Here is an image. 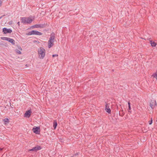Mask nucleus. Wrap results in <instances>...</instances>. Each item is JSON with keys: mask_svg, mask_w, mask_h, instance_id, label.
<instances>
[{"mask_svg": "<svg viewBox=\"0 0 157 157\" xmlns=\"http://www.w3.org/2000/svg\"><path fill=\"white\" fill-rule=\"evenodd\" d=\"M55 34L54 33H51L50 37L48 41V47L49 48H50L53 45V42L55 37Z\"/></svg>", "mask_w": 157, "mask_h": 157, "instance_id": "f257e3e1", "label": "nucleus"}, {"mask_svg": "<svg viewBox=\"0 0 157 157\" xmlns=\"http://www.w3.org/2000/svg\"><path fill=\"white\" fill-rule=\"evenodd\" d=\"M21 22L23 24H30L33 21V20L32 19L29 17H22L21 18Z\"/></svg>", "mask_w": 157, "mask_h": 157, "instance_id": "f03ea898", "label": "nucleus"}, {"mask_svg": "<svg viewBox=\"0 0 157 157\" xmlns=\"http://www.w3.org/2000/svg\"><path fill=\"white\" fill-rule=\"evenodd\" d=\"M38 52L40 58V59H43L45 55V49L43 48L40 47L38 50Z\"/></svg>", "mask_w": 157, "mask_h": 157, "instance_id": "7ed1b4c3", "label": "nucleus"}, {"mask_svg": "<svg viewBox=\"0 0 157 157\" xmlns=\"http://www.w3.org/2000/svg\"><path fill=\"white\" fill-rule=\"evenodd\" d=\"M47 25V23H44L42 24H38L32 26L31 28H44Z\"/></svg>", "mask_w": 157, "mask_h": 157, "instance_id": "20e7f679", "label": "nucleus"}, {"mask_svg": "<svg viewBox=\"0 0 157 157\" xmlns=\"http://www.w3.org/2000/svg\"><path fill=\"white\" fill-rule=\"evenodd\" d=\"M42 34V33H41L36 30H32L30 32H29L28 33L26 34V35H41Z\"/></svg>", "mask_w": 157, "mask_h": 157, "instance_id": "39448f33", "label": "nucleus"}, {"mask_svg": "<svg viewBox=\"0 0 157 157\" xmlns=\"http://www.w3.org/2000/svg\"><path fill=\"white\" fill-rule=\"evenodd\" d=\"M33 130L34 133L39 134L40 132V127L34 126L33 128Z\"/></svg>", "mask_w": 157, "mask_h": 157, "instance_id": "423d86ee", "label": "nucleus"}, {"mask_svg": "<svg viewBox=\"0 0 157 157\" xmlns=\"http://www.w3.org/2000/svg\"><path fill=\"white\" fill-rule=\"evenodd\" d=\"M41 149V147L40 146L37 145L35 147H33L32 149H30L29 150V151H33L34 152H36L40 150Z\"/></svg>", "mask_w": 157, "mask_h": 157, "instance_id": "0eeeda50", "label": "nucleus"}, {"mask_svg": "<svg viewBox=\"0 0 157 157\" xmlns=\"http://www.w3.org/2000/svg\"><path fill=\"white\" fill-rule=\"evenodd\" d=\"M2 32L4 34H6L8 33H11L12 32V30L10 29H7L6 28H4L2 29Z\"/></svg>", "mask_w": 157, "mask_h": 157, "instance_id": "6e6552de", "label": "nucleus"}, {"mask_svg": "<svg viewBox=\"0 0 157 157\" xmlns=\"http://www.w3.org/2000/svg\"><path fill=\"white\" fill-rule=\"evenodd\" d=\"M31 113L32 111L31 109L27 110L25 113L24 114V117H26L29 118L30 116Z\"/></svg>", "mask_w": 157, "mask_h": 157, "instance_id": "1a4fd4ad", "label": "nucleus"}, {"mask_svg": "<svg viewBox=\"0 0 157 157\" xmlns=\"http://www.w3.org/2000/svg\"><path fill=\"white\" fill-rule=\"evenodd\" d=\"M157 105L156 101H151L150 103V106L152 109H153L155 105Z\"/></svg>", "mask_w": 157, "mask_h": 157, "instance_id": "9d476101", "label": "nucleus"}, {"mask_svg": "<svg viewBox=\"0 0 157 157\" xmlns=\"http://www.w3.org/2000/svg\"><path fill=\"white\" fill-rule=\"evenodd\" d=\"M105 106V110L108 113H111V110L109 108V104L106 103Z\"/></svg>", "mask_w": 157, "mask_h": 157, "instance_id": "9b49d317", "label": "nucleus"}, {"mask_svg": "<svg viewBox=\"0 0 157 157\" xmlns=\"http://www.w3.org/2000/svg\"><path fill=\"white\" fill-rule=\"evenodd\" d=\"M7 41H8L9 42H10V43H11L12 44H13V45L15 44V41L13 39H11L10 38H9Z\"/></svg>", "mask_w": 157, "mask_h": 157, "instance_id": "f8f14e48", "label": "nucleus"}, {"mask_svg": "<svg viewBox=\"0 0 157 157\" xmlns=\"http://www.w3.org/2000/svg\"><path fill=\"white\" fill-rule=\"evenodd\" d=\"M150 43L152 47H155L156 45V43L152 40H150Z\"/></svg>", "mask_w": 157, "mask_h": 157, "instance_id": "ddd939ff", "label": "nucleus"}, {"mask_svg": "<svg viewBox=\"0 0 157 157\" xmlns=\"http://www.w3.org/2000/svg\"><path fill=\"white\" fill-rule=\"evenodd\" d=\"M53 127H54V129H56V126L57 125V122L56 121H54L53 122Z\"/></svg>", "mask_w": 157, "mask_h": 157, "instance_id": "4468645a", "label": "nucleus"}, {"mask_svg": "<svg viewBox=\"0 0 157 157\" xmlns=\"http://www.w3.org/2000/svg\"><path fill=\"white\" fill-rule=\"evenodd\" d=\"M152 76L157 80V70L156 72L152 74Z\"/></svg>", "mask_w": 157, "mask_h": 157, "instance_id": "2eb2a0df", "label": "nucleus"}, {"mask_svg": "<svg viewBox=\"0 0 157 157\" xmlns=\"http://www.w3.org/2000/svg\"><path fill=\"white\" fill-rule=\"evenodd\" d=\"M3 121L5 124H6L7 123H8L9 122V121L8 119L7 118H5L3 120Z\"/></svg>", "mask_w": 157, "mask_h": 157, "instance_id": "dca6fc26", "label": "nucleus"}, {"mask_svg": "<svg viewBox=\"0 0 157 157\" xmlns=\"http://www.w3.org/2000/svg\"><path fill=\"white\" fill-rule=\"evenodd\" d=\"M119 115L121 117L123 116L124 114V113L123 112V110H122L121 111L119 112Z\"/></svg>", "mask_w": 157, "mask_h": 157, "instance_id": "f3484780", "label": "nucleus"}, {"mask_svg": "<svg viewBox=\"0 0 157 157\" xmlns=\"http://www.w3.org/2000/svg\"><path fill=\"white\" fill-rule=\"evenodd\" d=\"M8 38H9V37H2L1 38V39L2 40L7 41L8 40Z\"/></svg>", "mask_w": 157, "mask_h": 157, "instance_id": "a211bd4d", "label": "nucleus"}, {"mask_svg": "<svg viewBox=\"0 0 157 157\" xmlns=\"http://www.w3.org/2000/svg\"><path fill=\"white\" fill-rule=\"evenodd\" d=\"M128 105L129 110H131V106H130V101H129L128 102Z\"/></svg>", "mask_w": 157, "mask_h": 157, "instance_id": "6ab92c4d", "label": "nucleus"}, {"mask_svg": "<svg viewBox=\"0 0 157 157\" xmlns=\"http://www.w3.org/2000/svg\"><path fill=\"white\" fill-rule=\"evenodd\" d=\"M16 51L17 53H18L19 54H21V52L18 49H16Z\"/></svg>", "mask_w": 157, "mask_h": 157, "instance_id": "aec40b11", "label": "nucleus"}, {"mask_svg": "<svg viewBox=\"0 0 157 157\" xmlns=\"http://www.w3.org/2000/svg\"><path fill=\"white\" fill-rule=\"evenodd\" d=\"M152 118H151V120L149 121V124L151 125L152 124Z\"/></svg>", "mask_w": 157, "mask_h": 157, "instance_id": "412c9836", "label": "nucleus"}, {"mask_svg": "<svg viewBox=\"0 0 157 157\" xmlns=\"http://www.w3.org/2000/svg\"><path fill=\"white\" fill-rule=\"evenodd\" d=\"M18 48L19 50H22V49H21V47L20 46H18Z\"/></svg>", "mask_w": 157, "mask_h": 157, "instance_id": "4be33fe9", "label": "nucleus"}, {"mask_svg": "<svg viewBox=\"0 0 157 157\" xmlns=\"http://www.w3.org/2000/svg\"><path fill=\"white\" fill-rule=\"evenodd\" d=\"M2 1H1V0H0V6H1L2 5Z\"/></svg>", "mask_w": 157, "mask_h": 157, "instance_id": "5701e85b", "label": "nucleus"}, {"mask_svg": "<svg viewBox=\"0 0 157 157\" xmlns=\"http://www.w3.org/2000/svg\"><path fill=\"white\" fill-rule=\"evenodd\" d=\"M58 55H57V54H55V55H52V57H54L55 56H58Z\"/></svg>", "mask_w": 157, "mask_h": 157, "instance_id": "b1692460", "label": "nucleus"}, {"mask_svg": "<svg viewBox=\"0 0 157 157\" xmlns=\"http://www.w3.org/2000/svg\"><path fill=\"white\" fill-rule=\"evenodd\" d=\"M78 153H76L75 154H74V156H76V155H78Z\"/></svg>", "mask_w": 157, "mask_h": 157, "instance_id": "393cba45", "label": "nucleus"}, {"mask_svg": "<svg viewBox=\"0 0 157 157\" xmlns=\"http://www.w3.org/2000/svg\"><path fill=\"white\" fill-rule=\"evenodd\" d=\"M5 15H3L1 17H0V19L2 18L3 17H4V16H5Z\"/></svg>", "mask_w": 157, "mask_h": 157, "instance_id": "a878e982", "label": "nucleus"}, {"mask_svg": "<svg viewBox=\"0 0 157 157\" xmlns=\"http://www.w3.org/2000/svg\"><path fill=\"white\" fill-rule=\"evenodd\" d=\"M9 24H10V25H11V24H12V21H10V22H9Z\"/></svg>", "mask_w": 157, "mask_h": 157, "instance_id": "bb28decb", "label": "nucleus"}, {"mask_svg": "<svg viewBox=\"0 0 157 157\" xmlns=\"http://www.w3.org/2000/svg\"><path fill=\"white\" fill-rule=\"evenodd\" d=\"M17 24H18V25L19 26V25H20V22H17Z\"/></svg>", "mask_w": 157, "mask_h": 157, "instance_id": "cd10ccee", "label": "nucleus"}, {"mask_svg": "<svg viewBox=\"0 0 157 157\" xmlns=\"http://www.w3.org/2000/svg\"><path fill=\"white\" fill-rule=\"evenodd\" d=\"M130 110H128V112H130V113H131V111H130Z\"/></svg>", "mask_w": 157, "mask_h": 157, "instance_id": "c85d7f7f", "label": "nucleus"}, {"mask_svg": "<svg viewBox=\"0 0 157 157\" xmlns=\"http://www.w3.org/2000/svg\"><path fill=\"white\" fill-rule=\"evenodd\" d=\"M74 156L73 155V156H71V157H74Z\"/></svg>", "mask_w": 157, "mask_h": 157, "instance_id": "c756f323", "label": "nucleus"}, {"mask_svg": "<svg viewBox=\"0 0 157 157\" xmlns=\"http://www.w3.org/2000/svg\"><path fill=\"white\" fill-rule=\"evenodd\" d=\"M1 45V44H0V45Z\"/></svg>", "mask_w": 157, "mask_h": 157, "instance_id": "7c9ffc66", "label": "nucleus"}]
</instances>
